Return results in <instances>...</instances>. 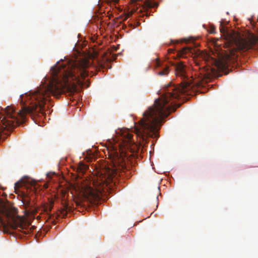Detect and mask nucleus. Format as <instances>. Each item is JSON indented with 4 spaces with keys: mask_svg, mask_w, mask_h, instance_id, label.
I'll return each instance as SVG.
<instances>
[{
    "mask_svg": "<svg viewBox=\"0 0 258 258\" xmlns=\"http://www.w3.org/2000/svg\"><path fill=\"white\" fill-rule=\"evenodd\" d=\"M112 164L110 167L105 169L104 174L95 177L92 181L94 188L90 186H87L84 191L85 197L90 202L99 198V195L108 184L114 181V178L122 176L126 169L125 158L117 151H114L110 155Z\"/></svg>",
    "mask_w": 258,
    "mask_h": 258,
    "instance_id": "nucleus-2",
    "label": "nucleus"
},
{
    "mask_svg": "<svg viewBox=\"0 0 258 258\" xmlns=\"http://www.w3.org/2000/svg\"><path fill=\"white\" fill-rule=\"evenodd\" d=\"M215 27L214 25H211L209 27V32L211 34H214L215 33Z\"/></svg>",
    "mask_w": 258,
    "mask_h": 258,
    "instance_id": "nucleus-13",
    "label": "nucleus"
},
{
    "mask_svg": "<svg viewBox=\"0 0 258 258\" xmlns=\"http://www.w3.org/2000/svg\"><path fill=\"white\" fill-rule=\"evenodd\" d=\"M131 1L132 3L133 4H134V3H138V2H143V0H131Z\"/></svg>",
    "mask_w": 258,
    "mask_h": 258,
    "instance_id": "nucleus-18",
    "label": "nucleus"
},
{
    "mask_svg": "<svg viewBox=\"0 0 258 258\" xmlns=\"http://www.w3.org/2000/svg\"><path fill=\"white\" fill-rule=\"evenodd\" d=\"M37 183L32 179L24 178L17 181L15 184V190L17 192V188L25 186L27 188V192H21L22 202L23 206L24 207L28 213L35 214L38 212V209L35 207V203L33 198V194L30 195V192L32 191L33 193L36 189Z\"/></svg>",
    "mask_w": 258,
    "mask_h": 258,
    "instance_id": "nucleus-4",
    "label": "nucleus"
},
{
    "mask_svg": "<svg viewBox=\"0 0 258 258\" xmlns=\"http://www.w3.org/2000/svg\"><path fill=\"white\" fill-rule=\"evenodd\" d=\"M215 68L210 66L204 67L201 74L203 81L207 82L215 77H219L226 74V55L223 52L219 53V57L215 60Z\"/></svg>",
    "mask_w": 258,
    "mask_h": 258,
    "instance_id": "nucleus-5",
    "label": "nucleus"
},
{
    "mask_svg": "<svg viewBox=\"0 0 258 258\" xmlns=\"http://www.w3.org/2000/svg\"><path fill=\"white\" fill-rule=\"evenodd\" d=\"M229 22L227 21V75L229 73L228 61H234L237 57V52L239 51H246L256 46L258 44V37L252 33H248L244 37L239 32L232 29H229Z\"/></svg>",
    "mask_w": 258,
    "mask_h": 258,
    "instance_id": "nucleus-3",
    "label": "nucleus"
},
{
    "mask_svg": "<svg viewBox=\"0 0 258 258\" xmlns=\"http://www.w3.org/2000/svg\"><path fill=\"white\" fill-rule=\"evenodd\" d=\"M195 50L189 47H184L178 52V55L180 57L186 58L187 55L191 56L194 54Z\"/></svg>",
    "mask_w": 258,
    "mask_h": 258,
    "instance_id": "nucleus-9",
    "label": "nucleus"
},
{
    "mask_svg": "<svg viewBox=\"0 0 258 258\" xmlns=\"http://www.w3.org/2000/svg\"><path fill=\"white\" fill-rule=\"evenodd\" d=\"M122 146L124 148L128 149L132 145H135V142L133 139V135L130 133L128 131L122 133Z\"/></svg>",
    "mask_w": 258,
    "mask_h": 258,
    "instance_id": "nucleus-7",
    "label": "nucleus"
},
{
    "mask_svg": "<svg viewBox=\"0 0 258 258\" xmlns=\"http://www.w3.org/2000/svg\"><path fill=\"white\" fill-rule=\"evenodd\" d=\"M169 73L168 66H163L157 72V74L159 76L166 75Z\"/></svg>",
    "mask_w": 258,
    "mask_h": 258,
    "instance_id": "nucleus-11",
    "label": "nucleus"
},
{
    "mask_svg": "<svg viewBox=\"0 0 258 258\" xmlns=\"http://www.w3.org/2000/svg\"><path fill=\"white\" fill-rule=\"evenodd\" d=\"M6 216L8 218H11L13 221V225L11 226L13 228H20L21 229H25V225H24L23 219L20 216H18L17 218L16 219L14 217L11 216V214L9 212H6Z\"/></svg>",
    "mask_w": 258,
    "mask_h": 258,
    "instance_id": "nucleus-8",
    "label": "nucleus"
},
{
    "mask_svg": "<svg viewBox=\"0 0 258 258\" xmlns=\"http://www.w3.org/2000/svg\"><path fill=\"white\" fill-rule=\"evenodd\" d=\"M223 23H224L223 22H221V28H220V30L221 32H222L223 33V35L224 37V39H225L226 36L225 35V27L224 26H223Z\"/></svg>",
    "mask_w": 258,
    "mask_h": 258,
    "instance_id": "nucleus-15",
    "label": "nucleus"
},
{
    "mask_svg": "<svg viewBox=\"0 0 258 258\" xmlns=\"http://www.w3.org/2000/svg\"><path fill=\"white\" fill-rule=\"evenodd\" d=\"M118 2L119 0H106V3L111 7H114L115 8H117L116 5L118 4Z\"/></svg>",
    "mask_w": 258,
    "mask_h": 258,
    "instance_id": "nucleus-12",
    "label": "nucleus"
},
{
    "mask_svg": "<svg viewBox=\"0 0 258 258\" xmlns=\"http://www.w3.org/2000/svg\"><path fill=\"white\" fill-rule=\"evenodd\" d=\"M3 228H4V232L5 233H8V226L6 225V224H4L3 225Z\"/></svg>",
    "mask_w": 258,
    "mask_h": 258,
    "instance_id": "nucleus-17",
    "label": "nucleus"
},
{
    "mask_svg": "<svg viewBox=\"0 0 258 258\" xmlns=\"http://www.w3.org/2000/svg\"><path fill=\"white\" fill-rule=\"evenodd\" d=\"M139 6L142 5V8L139 10L140 12L146 11L148 9L153 8L155 6V4L152 1H145L141 4H139Z\"/></svg>",
    "mask_w": 258,
    "mask_h": 258,
    "instance_id": "nucleus-10",
    "label": "nucleus"
},
{
    "mask_svg": "<svg viewBox=\"0 0 258 258\" xmlns=\"http://www.w3.org/2000/svg\"><path fill=\"white\" fill-rule=\"evenodd\" d=\"M53 207V201H50L49 203H47L43 206L42 208V211L45 213L49 216L50 218H52L54 219H58L59 217L64 218L67 216L68 212L70 211V208L69 207L68 205L64 203L63 205V208L61 209L58 212L54 213L53 214H50V211Z\"/></svg>",
    "mask_w": 258,
    "mask_h": 258,
    "instance_id": "nucleus-6",
    "label": "nucleus"
},
{
    "mask_svg": "<svg viewBox=\"0 0 258 258\" xmlns=\"http://www.w3.org/2000/svg\"><path fill=\"white\" fill-rule=\"evenodd\" d=\"M87 168V166L84 164H81L79 165V169L81 172H84L85 170H86Z\"/></svg>",
    "mask_w": 258,
    "mask_h": 258,
    "instance_id": "nucleus-14",
    "label": "nucleus"
},
{
    "mask_svg": "<svg viewBox=\"0 0 258 258\" xmlns=\"http://www.w3.org/2000/svg\"><path fill=\"white\" fill-rule=\"evenodd\" d=\"M161 66V62L158 59H156V61L154 62V67L156 68H159Z\"/></svg>",
    "mask_w": 258,
    "mask_h": 258,
    "instance_id": "nucleus-16",
    "label": "nucleus"
},
{
    "mask_svg": "<svg viewBox=\"0 0 258 258\" xmlns=\"http://www.w3.org/2000/svg\"><path fill=\"white\" fill-rule=\"evenodd\" d=\"M181 61L173 64L175 74L182 80L180 84L175 85L169 83L163 89L162 95L155 101L153 106L143 113V117L136 126L137 136L145 140L146 137H158L161 122L167 117L172 109V105L182 94L187 93L192 88L191 81L188 80L186 72V66Z\"/></svg>",
    "mask_w": 258,
    "mask_h": 258,
    "instance_id": "nucleus-1",
    "label": "nucleus"
}]
</instances>
